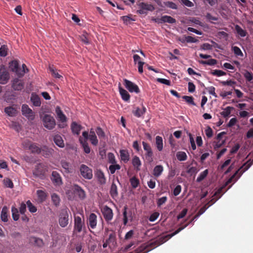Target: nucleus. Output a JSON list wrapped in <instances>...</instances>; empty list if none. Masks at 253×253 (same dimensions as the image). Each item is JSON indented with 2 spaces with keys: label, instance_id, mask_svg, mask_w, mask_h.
Listing matches in <instances>:
<instances>
[{
  "label": "nucleus",
  "instance_id": "1",
  "mask_svg": "<svg viewBox=\"0 0 253 253\" xmlns=\"http://www.w3.org/2000/svg\"><path fill=\"white\" fill-rule=\"evenodd\" d=\"M85 229L84 220L80 216H74V233L75 234L81 233Z\"/></svg>",
  "mask_w": 253,
  "mask_h": 253
},
{
  "label": "nucleus",
  "instance_id": "2",
  "mask_svg": "<svg viewBox=\"0 0 253 253\" xmlns=\"http://www.w3.org/2000/svg\"><path fill=\"white\" fill-rule=\"evenodd\" d=\"M253 164V159L249 160L246 163H245L239 169H238L235 173V174L232 175V176L229 179L228 182H231L232 180V179L234 178L235 176H237V179H238L241 175L247 170Z\"/></svg>",
  "mask_w": 253,
  "mask_h": 253
},
{
  "label": "nucleus",
  "instance_id": "3",
  "mask_svg": "<svg viewBox=\"0 0 253 253\" xmlns=\"http://www.w3.org/2000/svg\"><path fill=\"white\" fill-rule=\"evenodd\" d=\"M22 145L24 148L30 150L33 153L39 154L42 152L41 148L37 144L29 140H24L22 142Z\"/></svg>",
  "mask_w": 253,
  "mask_h": 253
},
{
  "label": "nucleus",
  "instance_id": "4",
  "mask_svg": "<svg viewBox=\"0 0 253 253\" xmlns=\"http://www.w3.org/2000/svg\"><path fill=\"white\" fill-rule=\"evenodd\" d=\"M42 120L44 126L48 129H53L56 125L54 118L48 114H44Z\"/></svg>",
  "mask_w": 253,
  "mask_h": 253
},
{
  "label": "nucleus",
  "instance_id": "5",
  "mask_svg": "<svg viewBox=\"0 0 253 253\" xmlns=\"http://www.w3.org/2000/svg\"><path fill=\"white\" fill-rule=\"evenodd\" d=\"M83 137H79V141L82 145L84 152L86 154H89L90 152V147L88 146L87 140L88 139V132L84 131L82 133Z\"/></svg>",
  "mask_w": 253,
  "mask_h": 253
},
{
  "label": "nucleus",
  "instance_id": "6",
  "mask_svg": "<svg viewBox=\"0 0 253 253\" xmlns=\"http://www.w3.org/2000/svg\"><path fill=\"white\" fill-rule=\"evenodd\" d=\"M69 223V215L68 211L63 209L61 211L59 217V223L62 227H66Z\"/></svg>",
  "mask_w": 253,
  "mask_h": 253
},
{
  "label": "nucleus",
  "instance_id": "7",
  "mask_svg": "<svg viewBox=\"0 0 253 253\" xmlns=\"http://www.w3.org/2000/svg\"><path fill=\"white\" fill-rule=\"evenodd\" d=\"M138 7L139 9L137 10V13L140 14H146L147 11H152L155 9L153 5L145 2L139 3Z\"/></svg>",
  "mask_w": 253,
  "mask_h": 253
},
{
  "label": "nucleus",
  "instance_id": "8",
  "mask_svg": "<svg viewBox=\"0 0 253 253\" xmlns=\"http://www.w3.org/2000/svg\"><path fill=\"white\" fill-rule=\"evenodd\" d=\"M55 112L57 115L58 120L62 123L58 125L59 127L60 128H64L66 126L65 123L67 121V118L66 116L63 114L59 106L56 107Z\"/></svg>",
  "mask_w": 253,
  "mask_h": 253
},
{
  "label": "nucleus",
  "instance_id": "9",
  "mask_svg": "<svg viewBox=\"0 0 253 253\" xmlns=\"http://www.w3.org/2000/svg\"><path fill=\"white\" fill-rule=\"evenodd\" d=\"M80 172L82 176L85 179H91L93 177L92 169L85 165L81 166Z\"/></svg>",
  "mask_w": 253,
  "mask_h": 253
},
{
  "label": "nucleus",
  "instance_id": "10",
  "mask_svg": "<svg viewBox=\"0 0 253 253\" xmlns=\"http://www.w3.org/2000/svg\"><path fill=\"white\" fill-rule=\"evenodd\" d=\"M21 111L22 115L28 118L29 120L33 121L35 119V113L31 109L28 105L23 104L22 106Z\"/></svg>",
  "mask_w": 253,
  "mask_h": 253
},
{
  "label": "nucleus",
  "instance_id": "11",
  "mask_svg": "<svg viewBox=\"0 0 253 253\" xmlns=\"http://www.w3.org/2000/svg\"><path fill=\"white\" fill-rule=\"evenodd\" d=\"M101 212L105 220L107 222L111 221L113 217L112 210L107 206H104L101 209Z\"/></svg>",
  "mask_w": 253,
  "mask_h": 253
},
{
  "label": "nucleus",
  "instance_id": "12",
  "mask_svg": "<svg viewBox=\"0 0 253 253\" xmlns=\"http://www.w3.org/2000/svg\"><path fill=\"white\" fill-rule=\"evenodd\" d=\"M142 143L143 149L146 152L145 156L146 159L149 162L152 161L153 153L150 145L144 141H143Z\"/></svg>",
  "mask_w": 253,
  "mask_h": 253
},
{
  "label": "nucleus",
  "instance_id": "13",
  "mask_svg": "<svg viewBox=\"0 0 253 253\" xmlns=\"http://www.w3.org/2000/svg\"><path fill=\"white\" fill-rule=\"evenodd\" d=\"M124 85L130 92L138 93L139 92L138 86L126 79L124 80Z\"/></svg>",
  "mask_w": 253,
  "mask_h": 253
},
{
  "label": "nucleus",
  "instance_id": "14",
  "mask_svg": "<svg viewBox=\"0 0 253 253\" xmlns=\"http://www.w3.org/2000/svg\"><path fill=\"white\" fill-rule=\"evenodd\" d=\"M45 172L44 165L42 164H39L36 166L33 173L36 177H42L43 176Z\"/></svg>",
  "mask_w": 253,
  "mask_h": 253
},
{
  "label": "nucleus",
  "instance_id": "15",
  "mask_svg": "<svg viewBox=\"0 0 253 253\" xmlns=\"http://www.w3.org/2000/svg\"><path fill=\"white\" fill-rule=\"evenodd\" d=\"M51 180L54 185L56 186H59L62 183V178L60 175L56 171H52Z\"/></svg>",
  "mask_w": 253,
  "mask_h": 253
},
{
  "label": "nucleus",
  "instance_id": "16",
  "mask_svg": "<svg viewBox=\"0 0 253 253\" xmlns=\"http://www.w3.org/2000/svg\"><path fill=\"white\" fill-rule=\"evenodd\" d=\"M74 191L78 196L79 198L81 200H83L85 198V191L78 185H74Z\"/></svg>",
  "mask_w": 253,
  "mask_h": 253
},
{
  "label": "nucleus",
  "instance_id": "17",
  "mask_svg": "<svg viewBox=\"0 0 253 253\" xmlns=\"http://www.w3.org/2000/svg\"><path fill=\"white\" fill-rule=\"evenodd\" d=\"M9 79V74L6 71H1L0 72V84H6Z\"/></svg>",
  "mask_w": 253,
  "mask_h": 253
},
{
  "label": "nucleus",
  "instance_id": "18",
  "mask_svg": "<svg viewBox=\"0 0 253 253\" xmlns=\"http://www.w3.org/2000/svg\"><path fill=\"white\" fill-rule=\"evenodd\" d=\"M12 86L15 90H21L24 87V84L18 79H15L13 81Z\"/></svg>",
  "mask_w": 253,
  "mask_h": 253
},
{
  "label": "nucleus",
  "instance_id": "19",
  "mask_svg": "<svg viewBox=\"0 0 253 253\" xmlns=\"http://www.w3.org/2000/svg\"><path fill=\"white\" fill-rule=\"evenodd\" d=\"M88 224L92 229L95 228L97 224V216L95 213H92L89 215Z\"/></svg>",
  "mask_w": 253,
  "mask_h": 253
},
{
  "label": "nucleus",
  "instance_id": "20",
  "mask_svg": "<svg viewBox=\"0 0 253 253\" xmlns=\"http://www.w3.org/2000/svg\"><path fill=\"white\" fill-rule=\"evenodd\" d=\"M123 222L124 224L126 225L128 220L132 219L131 212H127V207H125L123 210Z\"/></svg>",
  "mask_w": 253,
  "mask_h": 253
},
{
  "label": "nucleus",
  "instance_id": "21",
  "mask_svg": "<svg viewBox=\"0 0 253 253\" xmlns=\"http://www.w3.org/2000/svg\"><path fill=\"white\" fill-rule=\"evenodd\" d=\"M120 154L121 160L126 163L129 160V155L128 151L126 149L120 150Z\"/></svg>",
  "mask_w": 253,
  "mask_h": 253
},
{
  "label": "nucleus",
  "instance_id": "22",
  "mask_svg": "<svg viewBox=\"0 0 253 253\" xmlns=\"http://www.w3.org/2000/svg\"><path fill=\"white\" fill-rule=\"evenodd\" d=\"M146 111V108L144 106H142L141 108L138 107L135 108L132 111V113L135 116L139 118L145 113Z\"/></svg>",
  "mask_w": 253,
  "mask_h": 253
},
{
  "label": "nucleus",
  "instance_id": "23",
  "mask_svg": "<svg viewBox=\"0 0 253 253\" xmlns=\"http://www.w3.org/2000/svg\"><path fill=\"white\" fill-rule=\"evenodd\" d=\"M95 175L100 184H105L106 178L104 173L101 170H98L95 174Z\"/></svg>",
  "mask_w": 253,
  "mask_h": 253
},
{
  "label": "nucleus",
  "instance_id": "24",
  "mask_svg": "<svg viewBox=\"0 0 253 253\" xmlns=\"http://www.w3.org/2000/svg\"><path fill=\"white\" fill-rule=\"evenodd\" d=\"M53 141L55 144L60 148H63L65 146L62 137L59 134H56L54 136Z\"/></svg>",
  "mask_w": 253,
  "mask_h": 253
},
{
  "label": "nucleus",
  "instance_id": "25",
  "mask_svg": "<svg viewBox=\"0 0 253 253\" xmlns=\"http://www.w3.org/2000/svg\"><path fill=\"white\" fill-rule=\"evenodd\" d=\"M36 193L39 202L42 203L45 200L47 197V194L45 191L42 190H38L37 191Z\"/></svg>",
  "mask_w": 253,
  "mask_h": 253
},
{
  "label": "nucleus",
  "instance_id": "26",
  "mask_svg": "<svg viewBox=\"0 0 253 253\" xmlns=\"http://www.w3.org/2000/svg\"><path fill=\"white\" fill-rule=\"evenodd\" d=\"M164 170V168L162 165H157L153 169V174L156 177H159Z\"/></svg>",
  "mask_w": 253,
  "mask_h": 253
},
{
  "label": "nucleus",
  "instance_id": "27",
  "mask_svg": "<svg viewBox=\"0 0 253 253\" xmlns=\"http://www.w3.org/2000/svg\"><path fill=\"white\" fill-rule=\"evenodd\" d=\"M71 128L72 132L74 134L79 135L80 133V131L81 130L82 126L81 125L78 124L76 122H73L72 123V124L71 125Z\"/></svg>",
  "mask_w": 253,
  "mask_h": 253
},
{
  "label": "nucleus",
  "instance_id": "28",
  "mask_svg": "<svg viewBox=\"0 0 253 253\" xmlns=\"http://www.w3.org/2000/svg\"><path fill=\"white\" fill-rule=\"evenodd\" d=\"M132 164L135 169L138 170L140 169V167L141 165V162L139 158L136 156L133 157L132 160Z\"/></svg>",
  "mask_w": 253,
  "mask_h": 253
},
{
  "label": "nucleus",
  "instance_id": "29",
  "mask_svg": "<svg viewBox=\"0 0 253 253\" xmlns=\"http://www.w3.org/2000/svg\"><path fill=\"white\" fill-rule=\"evenodd\" d=\"M119 91L122 99L124 101H128L129 100L130 95L126 90L120 87Z\"/></svg>",
  "mask_w": 253,
  "mask_h": 253
},
{
  "label": "nucleus",
  "instance_id": "30",
  "mask_svg": "<svg viewBox=\"0 0 253 253\" xmlns=\"http://www.w3.org/2000/svg\"><path fill=\"white\" fill-rule=\"evenodd\" d=\"M4 112L9 116L14 117L17 114V110L13 107L9 106L5 108Z\"/></svg>",
  "mask_w": 253,
  "mask_h": 253
},
{
  "label": "nucleus",
  "instance_id": "31",
  "mask_svg": "<svg viewBox=\"0 0 253 253\" xmlns=\"http://www.w3.org/2000/svg\"><path fill=\"white\" fill-rule=\"evenodd\" d=\"M156 145L157 149L161 151L163 148V138L160 136L156 137Z\"/></svg>",
  "mask_w": 253,
  "mask_h": 253
},
{
  "label": "nucleus",
  "instance_id": "32",
  "mask_svg": "<svg viewBox=\"0 0 253 253\" xmlns=\"http://www.w3.org/2000/svg\"><path fill=\"white\" fill-rule=\"evenodd\" d=\"M8 208L6 206H4L1 211L0 217L2 221L4 222H6L8 220L7 218V212H8Z\"/></svg>",
  "mask_w": 253,
  "mask_h": 253
},
{
  "label": "nucleus",
  "instance_id": "33",
  "mask_svg": "<svg viewBox=\"0 0 253 253\" xmlns=\"http://www.w3.org/2000/svg\"><path fill=\"white\" fill-rule=\"evenodd\" d=\"M31 100L33 105L35 106L38 107L41 104L40 98L37 95L32 94L31 97Z\"/></svg>",
  "mask_w": 253,
  "mask_h": 253
},
{
  "label": "nucleus",
  "instance_id": "34",
  "mask_svg": "<svg viewBox=\"0 0 253 253\" xmlns=\"http://www.w3.org/2000/svg\"><path fill=\"white\" fill-rule=\"evenodd\" d=\"M235 30L237 33L241 37H245L246 36L247 34V32L246 30L243 29L240 26L238 25H236L235 26Z\"/></svg>",
  "mask_w": 253,
  "mask_h": 253
},
{
  "label": "nucleus",
  "instance_id": "35",
  "mask_svg": "<svg viewBox=\"0 0 253 253\" xmlns=\"http://www.w3.org/2000/svg\"><path fill=\"white\" fill-rule=\"evenodd\" d=\"M61 165L65 172L67 173L71 172V166L69 163L65 161H61Z\"/></svg>",
  "mask_w": 253,
  "mask_h": 253
},
{
  "label": "nucleus",
  "instance_id": "36",
  "mask_svg": "<svg viewBox=\"0 0 253 253\" xmlns=\"http://www.w3.org/2000/svg\"><path fill=\"white\" fill-rule=\"evenodd\" d=\"M177 159L179 161H184L186 160L187 156L185 152L182 151L177 152L176 154Z\"/></svg>",
  "mask_w": 253,
  "mask_h": 253
},
{
  "label": "nucleus",
  "instance_id": "37",
  "mask_svg": "<svg viewBox=\"0 0 253 253\" xmlns=\"http://www.w3.org/2000/svg\"><path fill=\"white\" fill-rule=\"evenodd\" d=\"M162 21L163 23H168L170 24L175 23L176 20L170 16L164 15L162 16Z\"/></svg>",
  "mask_w": 253,
  "mask_h": 253
},
{
  "label": "nucleus",
  "instance_id": "38",
  "mask_svg": "<svg viewBox=\"0 0 253 253\" xmlns=\"http://www.w3.org/2000/svg\"><path fill=\"white\" fill-rule=\"evenodd\" d=\"M132 187L134 189L137 188L139 184V180L135 176H133L129 180Z\"/></svg>",
  "mask_w": 253,
  "mask_h": 253
},
{
  "label": "nucleus",
  "instance_id": "39",
  "mask_svg": "<svg viewBox=\"0 0 253 253\" xmlns=\"http://www.w3.org/2000/svg\"><path fill=\"white\" fill-rule=\"evenodd\" d=\"M233 109V108L232 107L228 106L226 107L220 114L223 117H227L230 115L231 110Z\"/></svg>",
  "mask_w": 253,
  "mask_h": 253
},
{
  "label": "nucleus",
  "instance_id": "40",
  "mask_svg": "<svg viewBox=\"0 0 253 253\" xmlns=\"http://www.w3.org/2000/svg\"><path fill=\"white\" fill-rule=\"evenodd\" d=\"M110 193L113 198L118 195L117 186L114 182L111 185Z\"/></svg>",
  "mask_w": 253,
  "mask_h": 253
},
{
  "label": "nucleus",
  "instance_id": "41",
  "mask_svg": "<svg viewBox=\"0 0 253 253\" xmlns=\"http://www.w3.org/2000/svg\"><path fill=\"white\" fill-rule=\"evenodd\" d=\"M199 63L200 64H203V65H208L210 66L214 65L217 63L216 60L214 59H210L208 60L205 61V60H201L199 61Z\"/></svg>",
  "mask_w": 253,
  "mask_h": 253
},
{
  "label": "nucleus",
  "instance_id": "42",
  "mask_svg": "<svg viewBox=\"0 0 253 253\" xmlns=\"http://www.w3.org/2000/svg\"><path fill=\"white\" fill-rule=\"evenodd\" d=\"M50 72H51L52 76L57 79H60L62 78V76L58 72L57 70L53 66L49 67Z\"/></svg>",
  "mask_w": 253,
  "mask_h": 253
},
{
  "label": "nucleus",
  "instance_id": "43",
  "mask_svg": "<svg viewBox=\"0 0 253 253\" xmlns=\"http://www.w3.org/2000/svg\"><path fill=\"white\" fill-rule=\"evenodd\" d=\"M42 152L43 153V155L45 157H49L53 151L51 149H49L46 146H43L42 149Z\"/></svg>",
  "mask_w": 253,
  "mask_h": 253
},
{
  "label": "nucleus",
  "instance_id": "44",
  "mask_svg": "<svg viewBox=\"0 0 253 253\" xmlns=\"http://www.w3.org/2000/svg\"><path fill=\"white\" fill-rule=\"evenodd\" d=\"M208 173H209V170L207 169L205 170L203 172H202L200 174L199 176L197 177V180H196L197 182H200L202 181L203 180H204L207 177Z\"/></svg>",
  "mask_w": 253,
  "mask_h": 253
},
{
  "label": "nucleus",
  "instance_id": "45",
  "mask_svg": "<svg viewBox=\"0 0 253 253\" xmlns=\"http://www.w3.org/2000/svg\"><path fill=\"white\" fill-rule=\"evenodd\" d=\"M243 75L246 81L248 82H251L253 80V74L248 70H245Z\"/></svg>",
  "mask_w": 253,
  "mask_h": 253
},
{
  "label": "nucleus",
  "instance_id": "46",
  "mask_svg": "<svg viewBox=\"0 0 253 253\" xmlns=\"http://www.w3.org/2000/svg\"><path fill=\"white\" fill-rule=\"evenodd\" d=\"M11 212L13 220L15 221L18 220L19 218L18 209L14 207H12Z\"/></svg>",
  "mask_w": 253,
  "mask_h": 253
},
{
  "label": "nucleus",
  "instance_id": "47",
  "mask_svg": "<svg viewBox=\"0 0 253 253\" xmlns=\"http://www.w3.org/2000/svg\"><path fill=\"white\" fill-rule=\"evenodd\" d=\"M232 50L233 51L234 53L238 56H243V53L240 48L238 46H234L232 47Z\"/></svg>",
  "mask_w": 253,
  "mask_h": 253
},
{
  "label": "nucleus",
  "instance_id": "48",
  "mask_svg": "<svg viewBox=\"0 0 253 253\" xmlns=\"http://www.w3.org/2000/svg\"><path fill=\"white\" fill-rule=\"evenodd\" d=\"M9 67L12 72H17V69L19 67V64L17 61H12L10 63Z\"/></svg>",
  "mask_w": 253,
  "mask_h": 253
},
{
  "label": "nucleus",
  "instance_id": "49",
  "mask_svg": "<svg viewBox=\"0 0 253 253\" xmlns=\"http://www.w3.org/2000/svg\"><path fill=\"white\" fill-rule=\"evenodd\" d=\"M182 98L188 104L196 106V104L194 101V98L192 96L184 95L182 96Z\"/></svg>",
  "mask_w": 253,
  "mask_h": 253
},
{
  "label": "nucleus",
  "instance_id": "50",
  "mask_svg": "<svg viewBox=\"0 0 253 253\" xmlns=\"http://www.w3.org/2000/svg\"><path fill=\"white\" fill-rule=\"evenodd\" d=\"M121 169V167L119 165L116 164H112L109 166V169L111 174H114L116 170H119Z\"/></svg>",
  "mask_w": 253,
  "mask_h": 253
},
{
  "label": "nucleus",
  "instance_id": "51",
  "mask_svg": "<svg viewBox=\"0 0 253 253\" xmlns=\"http://www.w3.org/2000/svg\"><path fill=\"white\" fill-rule=\"evenodd\" d=\"M26 204H27L28 208L31 212L34 213V212H36V211L37 210V208L34 205H33V204L31 202V201L30 200H28Z\"/></svg>",
  "mask_w": 253,
  "mask_h": 253
},
{
  "label": "nucleus",
  "instance_id": "52",
  "mask_svg": "<svg viewBox=\"0 0 253 253\" xmlns=\"http://www.w3.org/2000/svg\"><path fill=\"white\" fill-rule=\"evenodd\" d=\"M51 199L53 203V204L55 206H58L60 203V198L56 194L54 193L51 195Z\"/></svg>",
  "mask_w": 253,
  "mask_h": 253
},
{
  "label": "nucleus",
  "instance_id": "53",
  "mask_svg": "<svg viewBox=\"0 0 253 253\" xmlns=\"http://www.w3.org/2000/svg\"><path fill=\"white\" fill-rule=\"evenodd\" d=\"M7 54V47L5 45H2L0 47V56L5 57Z\"/></svg>",
  "mask_w": 253,
  "mask_h": 253
},
{
  "label": "nucleus",
  "instance_id": "54",
  "mask_svg": "<svg viewBox=\"0 0 253 253\" xmlns=\"http://www.w3.org/2000/svg\"><path fill=\"white\" fill-rule=\"evenodd\" d=\"M108 162L111 164H115L116 161L115 155L112 153H109L107 155Z\"/></svg>",
  "mask_w": 253,
  "mask_h": 253
},
{
  "label": "nucleus",
  "instance_id": "55",
  "mask_svg": "<svg viewBox=\"0 0 253 253\" xmlns=\"http://www.w3.org/2000/svg\"><path fill=\"white\" fill-rule=\"evenodd\" d=\"M88 139H89L91 143L93 145L96 146L98 143V140L96 135L92 136L88 135Z\"/></svg>",
  "mask_w": 253,
  "mask_h": 253
},
{
  "label": "nucleus",
  "instance_id": "56",
  "mask_svg": "<svg viewBox=\"0 0 253 253\" xmlns=\"http://www.w3.org/2000/svg\"><path fill=\"white\" fill-rule=\"evenodd\" d=\"M212 75L220 77L226 75V73L219 70H214L211 72Z\"/></svg>",
  "mask_w": 253,
  "mask_h": 253
},
{
  "label": "nucleus",
  "instance_id": "57",
  "mask_svg": "<svg viewBox=\"0 0 253 253\" xmlns=\"http://www.w3.org/2000/svg\"><path fill=\"white\" fill-rule=\"evenodd\" d=\"M3 183L4 185L8 188H12L13 187V184L12 181L8 178L4 179Z\"/></svg>",
  "mask_w": 253,
  "mask_h": 253
},
{
  "label": "nucleus",
  "instance_id": "58",
  "mask_svg": "<svg viewBox=\"0 0 253 253\" xmlns=\"http://www.w3.org/2000/svg\"><path fill=\"white\" fill-rule=\"evenodd\" d=\"M96 132L100 139L105 137V133L101 127H97L96 129Z\"/></svg>",
  "mask_w": 253,
  "mask_h": 253
},
{
  "label": "nucleus",
  "instance_id": "59",
  "mask_svg": "<svg viewBox=\"0 0 253 253\" xmlns=\"http://www.w3.org/2000/svg\"><path fill=\"white\" fill-rule=\"evenodd\" d=\"M165 6L173 9H176L177 8L176 4L172 1H166L165 2Z\"/></svg>",
  "mask_w": 253,
  "mask_h": 253
},
{
  "label": "nucleus",
  "instance_id": "60",
  "mask_svg": "<svg viewBox=\"0 0 253 253\" xmlns=\"http://www.w3.org/2000/svg\"><path fill=\"white\" fill-rule=\"evenodd\" d=\"M122 19L126 24L130 23L131 21H134V19L128 16H124L122 17Z\"/></svg>",
  "mask_w": 253,
  "mask_h": 253
},
{
  "label": "nucleus",
  "instance_id": "61",
  "mask_svg": "<svg viewBox=\"0 0 253 253\" xmlns=\"http://www.w3.org/2000/svg\"><path fill=\"white\" fill-rule=\"evenodd\" d=\"M185 40L188 43H196L198 41V40L189 36H185Z\"/></svg>",
  "mask_w": 253,
  "mask_h": 253
},
{
  "label": "nucleus",
  "instance_id": "62",
  "mask_svg": "<svg viewBox=\"0 0 253 253\" xmlns=\"http://www.w3.org/2000/svg\"><path fill=\"white\" fill-rule=\"evenodd\" d=\"M205 134L208 138H211L213 135V131L212 129L208 126L205 130Z\"/></svg>",
  "mask_w": 253,
  "mask_h": 253
},
{
  "label": "nucleus",
  "instance_id": "63",
  "mask_svg": "<svg viewBox=\"0 0 253 253\" xmlns=\"http://www.w3.org/2000/svg\"><path fill=\"white\" fill-rule=\"evenodd\" d=\"M159 216V213L157 212H154L150 215L149 219L150 221L154 222L158 218Z\"/></svg>",
  "mask_w": 253,
  "mask_h": 253
},
{
  "label": "nucleus",
  "instance_id": "64",
  "mask_svg": "<svg viewBox=\"0 0 253 253\" xmlns=\"http://www.w3.org/2000/svg\"><path fill=\"white\" fill-rule=\"evenodd\" d=\"M181 191V186L177 185L173 190V194L175 196L178 195Z\"/></svg>",
  "mask_w": 253,
  "mask_h": 253
}]
</instances>
